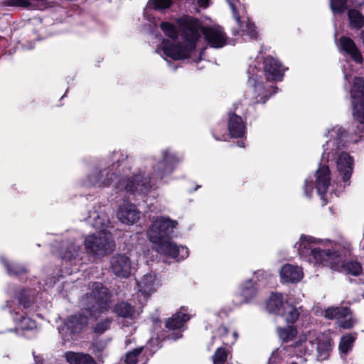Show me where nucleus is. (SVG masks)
Segmentation results:
<instances>
[{
	"instance_id": "nucleus-1",
	"label": "nucleus",
	"mask_w": 364,
	"mask_h": 364,
	"mask_svg": "<svg viewBox=\"0 0 364 364\" xmlns=\"http://www.w3.org/2000/svg\"><path fill=\"white\" fill-rule=\"evenodd\" d=\"M202 33L208 44L213 48H220L226 44L227 36L220 26H200L198 21L188 19L183 28L185 46L181 47L173 44L169 40L164 39L159 46L157 52L161 50L165 55L173 60L186 58L190 52L195 49L196 42Z\"/></svg>"
},
{
	"instance_id": "nucleus-2",
	"label": "nucleus",
	"mask_w": 364,
	"mask_h": 364,
	"mask_svg": "<svg viewBox=\"0 0 364 364\" xmlns=\"http://www.w3.org/2000/svg\"><path fill=\"white\" fill-rule=\"evenodd\" d=\"M328 136L330 139L323 146L324 151L322 158L325 159L326 157L328 160L330 157L338 155L336 160L337 171L343 181L346 183L351 177L354 167V160L347 152H340L344 146L346 136V131L341 127H336L328 132Z\"/></svg>"
},
{
	"instance_id": "nucleus-3",
	"label": "nucleus",
	"mask_w": 364,
	"mask_h": 364,
	"mask_svg": "<svg viewBox=\"0 0 364 364\" xmlns=\"http://www.w3.org/2000/svg\"><path fill=\"white\" fill-rule=\"evenodd\" d=\"M318 242L314 237L310 236H301L299 241L296 244L298 248V253L301 258L308 262L316 264H322L329 267L332 269H338V263L336 256L332 255L329 250H324L318 246Z\"/></svg>"
},
{
	"instance_id": "nucleus-4",
	"label": "nucleus",
	"mask_w": 364,
	"mask_h": 364,
	"mask_svg": "<svg viewBox=\"0 0 364 364\" xmlns=\"http://www.w3.org/2000/svg\"><path fill=\"white\" fill-rule=\"evenodd\" d=\"M331 342L330 338L313 331L300 336L299 341L294 344V348L296 352L314 355L318 360H324L329 356Z\"/></svg>"
},
{
	"instance_id": "nucleus-5",
	"label": "nucleus",
	"mask_w": 364,
	"mask_h": 364,
	"mask_svg": "<svg viewBox=\"0 0 364 364\" xmlns=\"http://www.w3.org/2000/svg\"><path fill=\"white\" fill-rule=\"evenodd\" d=\"M84 244L87 252L97 257L110 254L115 248L112 234L105 230L87 235L85 239Z\"/></svg>"
},
{
	"instance_id": "nucleus-6",
	"label": "nucleus",
	"mask_w": 364,
	"mask_h": 364,
	"mask_svg": "<svg viewBox=\"0 0 364 364\" xmlns=\"http://www.w3.org/2000/svg\"><path fill=\"white\" fill-rule=\"evenodd\" d=\"M84 300L87 305V311L93 316H97L109 308V294L100 282L92 284V291L86 295Z\"/></svg>"
},
{
	"instance_id": "nucleus-7",
	"label": "nucleus",
	"mask_w": 364,
	"mask_h": 364,
	"mask_svg": "<svg viewBox=\"0 0 364 364\" xmlns=\"http://www.w3.org/2000/svg\"><path fill=\"white\" fill-rule=\"evenodd\" d=\"M353 117L361 124L364 123V79L355 77L350 90Z\"/></svg>"
},
{
	"instance_id": "nucleus-8",
	"label": "nucleus",
	"mask_w": 364,
	"mask_h": 364,
	"mask_svg": "<svg viewBox=\"0 0 364 364\" xmlns=\"http://www.w3.org/2000/svg\"><path fill=\"white\" fill-rule=\"evenodd\" d=\"M178 225L177 221L172 220L168 218L159 217L152 223L147 235L151 242H157L161 238L166 237L173 232V229Z\"/></svg>"
},
{
	"instance_id": "nucleus-9",
	"label": "nucleus",
	"mask_w": 364,
	"mask_h": 364,
	"mask_svg": "<svg viewBox=\"0 0 364 364\" xmlns=\"http://www.w3.org/2000/svg\"><path fill=\"white\" fill-rule=\"evenodd\" d=\"M151 183L150 179L144 178L142 175L138 174L126 180L123 177L118 181L116 188L119 190L124 189L127 192L132 193L144 194L151 187Z\"/></svg>"
},
{
	"instance_id": "nucleus-10",
	"label": "nucleus",
	"mask_w": 364,
	"mask_h": 364,
	"mask_svg": "<svg viewBox=\"0 0 364 364\" xmlns=\"http://www.w3.org/2000/svg\"><path fill=\"white\" fill-rule=\"evenodd\" d=\"M120 166L119 161L111 166L101 169L99 171L90 174L88 178V183L94 186H108L117 176V170Z\"/></svg>"
},
{
	"instance_id": "nucleus-11",
	"label": "nucleus",
	"mask_w": 364,
	"mask_h": 364,
	"mask_svg": "<svg viewBox=\"0 0 364 364\" xmlns=\"http://www.w3.org/2000/svg\"><path fill=\"white\" fill-rule=\"evenodd\" d=\"M152 243L154 244V248L156 252L168 257L183 259L187 257L188 254L186 247H178L166 237L161 238L159 242Z\"/></svg>"
},
{
	"instance_id": "nucleus-12",
	"label": "nucleus",
	"mask_w": 364,
	"mask_h": 364,
	"mask_svg": "<svg viewBox=\"0 0 364 364\" xmlns=\"http://www.w3.org/2000/svg\"><path fill=\"white\" fill-rule=\"evenodd\" d=\"M324 316L328 319L337 320L338 326L343 328H350L353 326V321L348 307H329L325 310Z\"/></svg>"
},
{
	"instance_id": "nucleus-13",
	"label": "nucleus",
	"mask_w": 364,
	"mask_h": 364,
	"mask_svg": "<svg viewBox=\"0 0 364 364\" xmlns=\"http://www.w3.org/2000/svg\"><path fill=\"white\" fill-rule=\"evenodd\" d=\"M180 159L176 156L170 152L169 150H164L162 151V159L158 163L156 175L162 179L164 177L171 174L176 165L179 162Z\"/></svg>"
},
{
	"instance_id": "nucleus-14",
	"label": "nucleus",
	"mask_w": 364,
	"mask_h": 364,
	"mask_svg": "<svg viewBox=\"0 0 364 364\" xmlns=\"http://www.w3.org/2000/svg\"><path fill=\"white\" fill-rule=\"evenodd\" d=\"M234 1L235 0H227L232 10L233 16L240 27L241 35L247 36L250 39L257 38V32L255 24L251 22L248 18H240L237 12L236 7L233 4Z\"/></svg>"
},
{
	"instance_id": "nucleus-15",
	"label": "nucleus",
	"mask_w": 364,
	"mask_h": 364,
	"mask_svg": "<svg viewBox=\"0 0 364 364\" xmlns=\"http://www.w3.org/2000/svg\"><path fill=\"white\" fill-rule=\"evenodd\" d=\"M111 269L113 273L122 278L128 277L131 274V261L125 255H117L112 257Z\"/></svg>"
},
{
	"instance_id": "nucleus-16",
	"label": "nucleus",
	"mask_w": 364,
	"mask_h": 364,
	"mask_svg": "<svg viewBox=\"0 0 364 364\" xmlns=\"http://www.w3.org/2000/svg\"><path fill=\"white\" fill-rule=\"evenodd\" d=\"M117 216L121 223L130 225L139 218V211L134 204L124 201L119 206Z\"/></svg>"
},
{
	"instance_id": "nucleus-17",
	"label": "nucleus",
	"mask_w": 364,
	"mask_h": 364,
	"mask_svg": "<svg viewBox=\"0 0 364 364\" xmlns=\"http://www.w3.org/2000/svg\"><path fill=\"white\" fill-rule=\"evenodd\" d=\"M282 282L296 283L299 282L304 276L301 268L291 264L283 265L279 272Z\"/></svg>"
},
{
	"instance_id": "nucleus-18",
	"label": "nucleus",
	"mask_w": 364,
	"mask_h": 364,
	"mask_svg": "<svg viewBox=\"0 0 364 364\" xmlns=\"http://www.w3.org/2000/svg\"><path fill=\"white\" fill-rule=\"evenodd\" d=\"M316 188L323 199L328 191L331 181L328 166L326 165L321 166L316 173Z\"/></svg>"
},
{
	"instance_id": "nucleus-19",
	"label": "nucleus",
	"mask_w": 364,
	"mask_h": 364,
	"mask_svg": "<svg viewBox=\"0 0 364 364\" xmlns=\"http://www.w3.org/2000/svg\"><path fill=\"white\" fill-rule=\"evenodd\" d=\"M264 72L269 79L273 80H281L284 69L282 65L272 57H267L264 61Z\"/></svg>"
},
{
	"instance_id": "nucleus-20",
	"label": "nucleus",
	"mask_w": 364,
	"mask_h": 364,
	"mask_svg": "<svg viewBox=\"0 0 364 364\" xmlns=\"http://www.w3.org/2000/svg\"><path fill=\"white\" fill-rule=\"evenodd\" d=\"M340 48L348 53L354 61L361 63L363 57L354 41L348 37L342 36L339 39Z\"/></svg>"
},
{
	"instance_id": "nucleus-21",
	"label": "nucleus",
	"mask_w": 364,
	"mask_h": 364,
	"mask_svg": "<svg viewBox=\"0 0 364 364\" xmlns=\"http://www.w3.org/2000/svg\"><path fill=\"white\" fill-rule=\"evenodd\" d=\"M139 291L145 296L151 295L159 286L156 275L151 273L143 276L140 281L137 282Z\"/></svg>"
},
{
	"instance_id": "nucleus-22",
	"label": "nucleus",
	"mask_w": 364,
	"mask_h": 364,
	"mask_svg": "<svg viewBox=\"0 0 364 364\" xmlns=\"http://www.w3.org/2000/svg\"><path fill=\"white\" fill-rule=\"evenodd\" d=\"M87 323L88 317L84 314H79L69 316L65 323L72 333H75L82 331L87 326Z\"/></svg>"
},
{
	"instance_id": "nucleus-23",
	"label": "nucleus",
	"mask_w": 364,
	"mask_h": 364,
	"mask_svg": "<svg viewBox=\"0 0 364 364\" xmlns=\"http://www.w3.org/2000/svg\"><path fill=\"white\" fill-rule=\"evenodd\" d=\"M228 129L232 137H241L245 134V127L242 118L234 114H229Z\"/></svg>"
},
{
	"instance_id": "nucleus-24",
	"label": "nucleus",
	"mask_w": 364,
	"mask_h": 364,
	"mask_svg": "<svg viewBox=\"0 0 364 364\" xmlns=\"http://www.w3.org/2000/svg\"><path fill=\"white\" fill-rule=\"evenodd\" d=\"M332 255L336 256L338 260H332L333 262H337L338 263V269H335L336 271L343 272L346 274H351L353 276H358L362 272V267L360 264L357 262L348 261L344 263H341V258L337 252H332Z\"/></svg>"
},
{
	"instance_id": "nucleus-25",
	"label": "nucleus",
	"mask_w": 364,
	"mask_h": 364,
	"mask_svg": "<svg viewBox=\"0 0 364 364\" xmlns=\"http://www.w3.org/2000/svg\"><path fill=\"white\" fill-rule=\"evenodd\" d=\"M65 358L69 364H97L87 353L68 351L65 353Z\"/></svg>"
},
{
	"instance_id": "nucleus-26",
	"label": "nucleus",
	"mask_w": 364,
	"mask_h": 364,
	"mask_svg": "<svg viewBox=\"0 0 364 364\" xmlns=\"http://www.w3.org/2000/svg\"><path fill=\"white\" fill-rule=\"evenodd\" d=\"M190 319V316L186 313V310L181 308L180 311L172 316L166 321V326L169 329H176L181 328L184 323Z\"/></svg>"
},
{
	"instance_id": "nucleus-27",
	"label": "nucleus",
	"mask_w": 364,
	"mask_h": 364,
	"mask_svg": "<svg viewBox=\"0 0 364 364\" xmlns=\"http://www.w3.org/2000/svg\"><path fill=\"white\" fill-rule=\"evenodd\" d=\"M4 4L9 6L38 9H43L46 7L45 0H4Z\"/></svg>"
},
{
	"instance_id": "nucleus-28",
	"label": "nucleus",
	"mask_w": 364,
	"mask_h": 364,
	"mask_svg": "<svg viewBox=\"0 0 364 364\" xmlns=\"http://www.w3.org/2000/svg\"><path fill=\"white\" fill-rule=\"evenodd\" d=\"M285 306L283 296L281 294H272L267 301L266 308L268 311L279 314Z\"/></svg>"
},
{
	"instance_id": "nucleus-29",
	"label": "nucleus",
	"mask_w": 364,
	"mask_h": 364,
	"mask_svg": "<svg viewBox=\"0 0 364 364\" xmlns=\"http://www.w3.org/2000/svg\"><path fill=\"white\" fill-rule=\"evenodd\" d=\"M289 324L296 322L300 315L299 309L294 306L285 301V306L279 314Z\"/></svg>"
},
{
	"instance_id": "nucleus-30",
	"label": "nucleus",
	"mask_w": 364,
	"mask_h": 364,
	"mask_svg": "<svg viewBox=\"0 0 364 364\" xmlns=\"http://www.w3.org/2000/svg\"><path fill=\"white\" fill-rule=\"evenodd\" d=\"M143 347L136 348L126 354L124 362L126 364H145L146 357L142 353Z\"/></svg>"
},
{
	"instance_id": "nucleus-31",
	"label": "nucleus",
	"mask_w": 364,
	"mask_h": 364,
	"mask_svg": "<svg viewBox=\"0 0 364 364\" xmlns=\"http://www.w3.org/2000/svg\"><path fill=\"white\" fill-rule=\"evenodd\" d=\"M114 312L123 318H134L136 312L134 308L127 302H121L114 306Z\"/></svg>"
},
{
	"instance_id": "nucleus-32",
	"label": "nucleus",
	"mask_w": 364,
	"mask_h": 364,
	"mask_svg": "<svg viewBox=\"0 0 364 364\" xmlns=\"http://www.w3.org/2000/svg\"><path fill=\"white\" fill-rule=\"evenodd\" d=\"M14 321L16 323V328L21 330H32L36 328V321L31 319L29 317L21 316L18 312H16L13 316Z\"/></svg>"
},
{
	"instance_id": "nucleus-33",
	"label": "nucleus",
	"mask_w": 364,
	"mask_h": 364,
	"mask_svg": "<svg viewBox=\"0 0 364 364\" xmlns=\"http://www.w3.org/2000/svg\"><path fill=\"white\" fill-rule=\"evenodd\" d=\"M350 27L359 29L364 26V16L356 9H350L348 12Z\"/></svg>"
},
{
	"instance_id": "nucleus-34",
	"label": "nucleus",
	"mask_w": 364,
	"mask_h": 364,
	"mask_svg": "<svg viewBox=\"0 0 364 364\" xmlns=\"http://www.w3.org/2000/svg\"><path fill=\"white\" fill-rule=\"evenodd\" d=\"M89 218L90 221L91 220V219L93 220V226L95 228L103 229L109 226V221L107 215H105V214L104 213H98L95 212L90 215Z\"/></svg>"
},
{
	"instance_id": "nucleus-35",
	"label": "nucleus",
	"mask_w": 364,
	"mask_h": 364,
	"mask_svg": "<svg viewBox=\"0 0 364 364\" xmlns=\"http://www.w3.org/2000/svg\"><path fill=\"white\" fill-rule=\"evenodd\" d=\"M277 333L281 339L284 341H288L296 335L297 331L293 326H289L286 328H278Z\"/></svg>"
},
{
	"instance_id": "nucleus-36",
	"label": "nucleus",
	"mask_w": 364,
	"mask_h": 364,
	"mask_svg": "<svg viewBox=\"0 0 364 364\" xmlns=\"http://www.w3.org/2000/svg\"><path fill=\"white\" fill-rule=\"evenodd\" d=\"M1 260L4 264L8 274L11 275H18L24 273L26 271V268L23 266L20 265L18 264H9L4 257H1Z\"/></svg>"
},
{
	"instance_id": "nucleus-37",
	"label": "nucleus",
	"mask_w": 364,
	"mask_h": 364,
	"mask_svg": "<svg viewBox=\"0 0 364 364\" xmlns=\"http://www.w3.org/2000/svg\"><path fill=\"white\" fill-rule=\"evenodd\" d=\"M229 355V352L224 348H218L213 355V364H224Z\"/></svg>"
},
{
	"instance_id": "nucleus-38",
	"label": "nucleus",
	"mask_w": 364,
	"mask_h": 364,
	"mask_svg": "<svg viewBox=\"0 0 364 364\" xmlns=\"http://www.w3.org/2000/svg\"><path fill=\"white\" fill-rule=\"evenodd\" d=\"M355 337L351 334H347L343 336L339 343V349L343 353H346L352 347Z\"/></svg>"
},
{
	"instance_id": "nucleus-39",
	"label": "nucleus",
	"mask_w": 364,
	"mask_h": 364,
	"mask_svg": "<svg viewBox=\"0 0 364 364\" xmlns=\"http://www.w3.org/2000/svg\"><path fill=\"white\" fill-rule=\"evenodd\" d=\"M256 294V289L252 284L251 282H249L247 286L244 287L242 290V296L244 299L240 301H237V304L242 302H247L250 299L255 296Z\"/></svg>"
},
{
	"instance_id": "nucleus-40",
	"label": "nucleus",
	"mask_w": 364,
	"mask_h": 364,
	"mask_svg": "<svg viewBox=\"0 0 364 364\" xmlns=\"http://www.w3.org/2000/svg\"><path fill=\"white\" fill-rule=\"evenodd\" d=\"M161 28L164 32L165 35L172 38L176 39L178 37V33L176 28L168 22H163L161 24Z\"/></svg>"
},
{
	"instance_id": "nucleus-41",
	"label": "nucleus",
	"mask_w": 364,
	"mask_h": 364,
	"mask_svg": "<svg viewBox=\"0 0 364 364\" xmlns=\"http://www.w3.org/2000/svg\"><path fill=\"white\" fill-rule=\"evenodd\" d=\"M80 250V246L72 244L68 247L66 251L62 255V258L65 260L75 259L78 256Z\"/></svg>"
},
{
	"instance_id": "nucleus-42",
	"label": "nucleus",
	"mask_w": 364,
	"mask_h": 364,
	"mask_svg": "<svg viewBox=\"0 0 364 364\" xmlns=\"http://www.w3.org/2000/svg\"><path fill=\"white\" fill-rule=\"evenodd\" d=\"M330 5L333 13H343L346 9V0H330Z\"/></svg>"
},
{
	"instance_id": "nucleus-43",
	"label": "nucleus",
	"mask_w": 364,
	"mask_h": 364,
	"mask_svg": "<svg viewBox=\"0 0 364 364\" xmlns=\"http://www.w3.org/2000/svg\"><path fill=\"white\" fill-rule=\"evenodd\" d=\"M111 319L106 318L100 322H98L93 327V331L97 334H102L105 333L107 329L109 328Z\"/></svg>"
},
{
	"instance_id": "nucleus-44",
	"label": "nucleus",
	"mask_w": 364,
	"mask_h": 364,
	"mask_svg": "<svg viewBox=\"0 0 364 364\" xmlns=\"http://www.w3.org/2000/svg\"><path fill=\"white\" fill-rule=\"evenodd\" d=\"M171 0H149V4L155 9H166L171 5Z\"/></svg>"
},
{
	"instance_id": "nucleus-45",
	"label": "nucleus",
	"mask_w": 364,
	"mask_h": 364,
	"mask_svg": "<svg viewBox=\"0 0 364 364\" xmlns=\"http://www.w3.org/2000/svg\"><path fill=\"white\" fill-rule=\"evenodd\" d=\"M108 343H109V340H107V339H105V340L101 339V340L95 341L92 344L93 352L96 355L102 353L107 347Z\"/></svg>"
},
{
	"instance_id": "nucleus-46",
	"label": "nucleus",
	"mask_w": 364,
	"mask_h": 364,
	"mask_svg": "<svg viewBox=\"0 0 364 364\" xmlns=\"http://www.w3.org/2000/svg\"><path fill=\"white\" fill-rule=\"evenodd\" d=\"M248 83L250 85L252 86V89L255 92H260L262 89V84L257 82V80L254 77H250Z\"/></svg>"
},
{
	"instance_id": "nucleus-47",
	"label": "nucleus",
	"mask_w": 364,
	"mask_h": 364,
	"mask_svg": "<svg viewBox=\"0 0 364 364\" xmlns=\"http://www.w3.org/2000/svg\"><path fill=\"white\" fill-rule=\"evenodd\" d=\"M313 184L311 181H309L308 180L306 181L305 185H304V191L307 196H310L313 192Z\"/></svg>"
},
{
	"instance_id": "nucleus-48",
	"label": "nucleus",
	"mask_w": 364,
	"mask_h": 364,
	"mask_svg": "<svg viewBox=\"0 0 364 364\" xmlns=\"http://www.w3.org/2000/svg\"><path fill=\"white\" fill-rule=\"evenodd\" d=\"M31 304L32 302L30 299L23 296L19 299V306H23L24 309L30 307Z\"/></svg>"
},
{
	"instance_id": "nucleus-49",
	"label": "nucleus",
	"mask_w": 364,
	"mask_h": 364,
	"mask_svg": "<svg viewBox=\"0 0 364 364\" xmlns=\"http://www.w3.org/2000/svg\"><path fill=\"white\" fill-rule=\"evenodd\" d=\"M198 3L200 6L206 7L208 6L209 0H198Z\"/></svg>"
},
{
	"instance_id": "nucleus-50",
	"label": "nucleus",
	"mask_w": 364,
	"mask_h": 364,
	"mask_svg": "<svg viewBox=\"0 0 364 364\" xmlns=\"http://www.w3.org/2000/svg\"><path fill=\"white\" fill-rule=\"evenodd\" d=\"M182 336V334L179 332L176 333V336L174 334H170L168 338L172 340H176Z\"/></svg>"
},
{
	"instance_id": "nucleus-51",
	"label": "nucleus",
	"mask_w": 364,
	"mask_h": 364,
	"mask_svg": "<svg viewBox=\"0 0 364 364\" xmlns=\"http://www.w3.org/2000/svg\"><path fill=\"white\" fill-rule=\"evenodd\" d=\"M232 336L234 338L232 341L229 342L228 341L223 340V343L226 344L233 343L237 337V333L236 332H234Z\"/></svg>"
},
{
	"instance_id": "nucleus-52",
	"label": "nucleus",
	"mask_w": 364,
	"mask_h": 364,
	"mask_svg": "<svg viewBox=\"0 0 364 364\" xmlns=\"http://www.w3.org/2000/svg\"><path fill=\"white\" fill-rule=\"evenodd\" d=\"M221 331V333H223V334H227L228 333V331L226 328H222L220 329Z\"/></svg>"
},
{
	"instance_id": "nucleus-53",
	"label": "nucleus",
	"mask_w": 364,
	"mask_h": 364,
	"mask_svg": "<svg viewBox=\"0 0 364 364\" xmlns=\"http://www.w3.org/2000/svg\"><path fill=\"white\" fill-rule=\"evenodd\" d=\"M256 102H264L265 100H263L262 97H261L260 99H258L257 97H256Z\"/></svg>"
},
{
	"instance_id": "nucleus-54",
	"label": "nucleus",
	"mask_w": 364,
	"mask_h": 364,
	"mask_svg": "<svg viewBox=\"0 0 364 364\" xmlns=\"http://www.w3.org/2000/svg\"><path fill=\"white\" fill-rule=\"evenodd\" d=\"M238 145H239L240 146H242V147H244V146H245V145H244V143H243V142L239 143V144H238Z\"/></svg>"
},
{
	"instance_id": "nucleus-55",
	"label": "nucleus",
	"mask_w": 364,
	"mask_h": 364,
	"mask_svg": "<svg viewBox=\"0 0 364 364\" xmlns=\"http://www.w3.org/2000/svg\"><path fill=\"white\" fill-rule=\"evenodd\" d=\"M274 355V353H273L272 354V356H271V358H270V360L273 358Z\"/></svg>"
},
{
	"instance_id": "nucleus-56",
	"label": "nucleus",
	"mask_w": 364,
	"mask_h": 364,
	"mask_svg": "<svg viewBox=\"0 0 364 364\" xmlns=\"http://www.w3.org/2000/svg\"><path fill=\"white\" fill-rule=\"evenodd\" d=\"M345 78L348 79V75L346 74H345Z\"/></svg>"
},
{
	"instance_id": "nucleus-57",
	"label": "nucleus",
	"mask_w": 364,
	"mask_h": 364,
	"mask_svg": "<svg viewBox=\"0 0 364 364\" xmlns=\"http://www.w3.org/2000/svg\"><path fill=\"white\" fill-rule=\"evenodd\" d=\"M291 364H297V363H292Z\"/></svg>"
}]
</instances>
